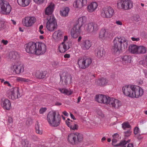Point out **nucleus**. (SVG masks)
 <instances>
[{
  "label": "nucleus",
  "instance_id": "f257e3e1",
  "mask_svg": "<svg viewBox=\"0 0 147 147\" xmlns=\"http://www.w3.org/2000/svg\"><path fill=\"white\" fill-rule=\"evenodd\" d=\"M96 100L100 103L109 104L113 108L118 109L121 105V101L119 100L103 95H96Z\"/></svg>",
  "mask_w": 147,
  "mask_h": 147
},
{
  "label": "nucleus",
  "instance_id": "f03ea898",
  "mask_svg": "<svg viewBox=\"0 0 147 147\" xmlns=\"http://www.w3.org/2000/svg\"><path fill=\"white\" fill-rule=\"evenodd\" d=\"M113 45L112 48V51L115 53H119L122 48L125 49L127 46V41L122 36L116 37L113 40Z\"/></svg>",
  "mask_w": 147,
  "mask_h": 147
},
{
  "label": "nucleus",
  "instance_id": "7ed1b4c3",
  "mask_svg": "<svg viewBox=\"0 0 147 147\" xmlns=\"http://www.w3.org/2000/svg\"><path fill=\"white\" fill-rule=\"evenodd\" d=\"M47 119L51 126L55 127L60 125L61 118L58 113L54 111H51L48 114Z\"/></svg>",
  "mask_w": 147,
  "mask_h": 147
},
{
  "label": "nucleus",
  "instance_id": "20e7f679",
  "mask_svg": "<svg viewBox=\"0 0 147 147\" xmlns=\"http://www.w3.org/2000/svg\"><path fill=\"white\" fill-rule=\"evenodd\" d=\"M85 21V17H82L79 18L76 24L74 26L71 30V34L72 37L76 38L78 37L81 31V27Z\"/></svg>",
  "mask_w": 147,
  "mask_h": 147
},
{
  "label": "nucleus",
  "instance_id": "39448f33",
  "mask_svg": "<svg viewBox=\"0 0 147 147\" xmlns=\"http://www.w3.org/2000/svg\"><path fill=\"white\" fill-rule=\"evenodd\" d=\"M114 14L115 12L113 9L110 6L104 7L100 11V15L103 18H111Z\"/></svg>",
  "mask_w": 147,
  "mask_h": 147
},
{
  "label": "nucleus",
  "instance_id": "423d86ee",
  "mask_svg": "<svg viewBox=\"0 0 147 147\" xmlns=\"http://www.w3.org/2000/svg\"><path fill=\"white\" fill-rule=\"evenodd\" d=\"M11 6L9 2L5 0H0V12L5 15H8L11 10Z\"/></svg>",
  "mask_w": 147,
  "mask_h": 147
},
{
  "label": "nucleus",
  "instance_id": "0eeeda50",
  "mask_svg": "<svg viewBox=\"0 0 147 147\" xmlns=\"http://www.w3.org/2000/svg\"><path fill=\"white\" fill-rule=\"evenodd\" d=\"M82 135L78 132L71 133L68 135V140L72 144H76L82 140Z\"/></svg>",
  "mask_w": 147,
  "mask_h": 147
},
{
  "label": "nucleus",
  "instance_id": "6e6552de",
  "mask_svg": "<svg viewBox=\"0 0 147 147\" xmlns=\"http://www.w3.org/2000/svg\"><path fill=\"white\" fill-rule=\"evenodd\" d=\"M47 21L46 23V27L48 31L53 32L57 28V23L54 16L47 17Z\"/></svg>",
  "mask_w": 147,
  "mask_h": 147
},
{
  "label": "nucleus",
  "instance_id": "1a4fd4ad",
  "mask_svg": "<svg viewBox=\"0 0 147 147\" xmlns=\"http://www.w3.org/2000/svg\"><path fill=\"white\" fill-rule=\"evenodd\" d=\"M117 8L125 10L131 9L133 6V2L130 0H119L117 3Z\"/></svg>",
  "mask_w": 147,
  "mask_h": 147
},
{
  "label": "nucleus",
  "instance_id": "9d476101",
  "mask_svg": "<svg viewBox=\"0 0 147 147\" xmlns=\"http://www.w3.org/2000/svg\"><path fill=\"white\" fill-rule=\"evenodd\" d=\"M25 47L27 53L36 55V42H30L25 45Z\"/></svg>",
  "mask_w": 147,
  "mask_h": 147
},
{
  "label": "nucleus",
  "instance_id": "9b49d317",
  "mask_svg": "<svg viewBox=\"0 0 147 147\" xmlns=\"http://www.w3.org/2000/svg\"><path fill=\"white\" fill-rule=\"evenodd\" d=\"M92 60L89 58L81 59L78 60V63L80 68L83 69L88 67L91 64Z\"/></svg>",
  "mask_w": 147,
  "mask_h": 147
},
{
  "label": "nucleus",
  "instance_id": "f8f14e48",
  "mask_svg": "<svg viewBox=\"0 0 147 147\" xmlns=\"http://www.w3.org/2000/svg\"><path fill=\"white\" fill-rule=\"evenodd\" d=\"M134 85H128L123 86L122 90L125 95L129 97L132 98L133 93L134 92Z\"/></svg>",
  "mask_w": 147,
  "mask_h": 147
},
{
  "label": "nucleus",
  "instance_id": "ddd939ff",
  "mask_svg": "<svg viewBox=\"0 0 147 147\" xmlns=\"http://www.w3.org/2000/svg\"><path fill=\"white\" fill-rule=\"evenodd\" d=\"M47 50L45 44L43 42H36V55H41L44 54Z\"/></svg>",
  "mask_w": 147,
  "mask_h": 147
},
{
  "label": "nucleus",
  "instance_id": "4468645a",
  "mask_svg": "<svg viewBox=\"0 0 147 147\" xmlns=\"http://www.w3.org/2000/svg\"><path fill=\"white\" fill-rule=\"evenodd\" d=\"M36 21V19L34 17H26L23 21V24L26 27H30L35 23Z\"/></svg>",
  "mask_w": 147,
  "mask_h": 147
},
{
  "label": "nucleus",
  "instance_id": "2eb2a0df",
  "mask_svg": "<svg viewBox=\"0 0 147 147\" xmlns=\"http://www.w3.org/2000/svg\"><path fill=\"white\" fill-rule=\"evenodd\" d=\"M133 90L132 98H138L141 97L144 93L143 89L138 86H134Z\"/></svg>",
  "mask_w": 147,
  "mask_h": 147
},
{
  "label": "nucleus",
  "instance_id": "dca6fc26",
  "mask_svg": "<svg viewBox=\"0 0 147 147\" xmlns=\"http://www.w3.org/2000/svg\"><path fill=\"white\" fill-rule=\"evenodd\" d=\"M111 36V33L108 30L102 29L100 32L99 38L102 40L107 39Z\"/></svg>",
  "mask_w": 147,
  "mask_h": 147
},
{
  "label": "nucleus",
  "instance_id": "f3484780",
  "mask_svg": "<svg viewBox=\"0 0 147 147\" xmlns=\"http://www.w3.org/2000/svg\"><path fill=\"white\" fill-rule=\"evenodd\" d=\"M61 81H64L65 85L70 84L71 82V75L67 73L64 72L62 75L60 76Z\"/></svg>",
  "mask_w": 147,
  "mask_h": 147
},
{
  "label": "nucleus",
  "instance_id": "a211bd4d",
  "mask_svg": "<svg viewBox=\"0 0 147 147\" xmlns=\"http://www.w3.org/2000/svg\"><path fill=\"white\" fill-rule=\"evenodd\" d=\"M55 5L54 3L51 2L48 4L47 7L46 8L45 11V14L50 17L51 16H53L52 15L54 9Z\"/></svg>",
  "mask_w": 147,
  "mask_h": 147
},
{
  "label": "nucleus",
  "instance_id": "6ab92c4d",
  "mask_svg": "<svg viewBox=\"0 0 147 147\" xmlns=\"http://www.w3.org/2000/svg\"><path fill=\"white\" fill-rule=\"evenodd\" d=\"M11 94L9 98L13 100H14L20 97L19 92V89L18 87L14 88L11 89Z\"/></svg>",
  "mask_w": 147,
  "mask_h": 147
},
{
  "label": "nucleus",
  "instance_id": "aec40b11",
  "mask_svg": "<svg viewBox=\"0 0 147 147\" xmlns=\"http://www.w3.org/2000/svg\"><path fill=\"white\" fill-rule=\"evenodd\" d=\"M14 70V71L17 74H20L23 73L24 71V67L23 65L16 63L13 65L11 67Z\"/></svg>",
  "mask_w": 147,
  "mask_h": 147
},
{
  "label": "nucleus",
  "instance_id": "412c9836",
  "mask_svg": "<svg viewBox=\"0 0 147 147\" xmlns=\"http://www.w3.org/2000/svg\"><path fill=\"white\" fill-rule=\"evenodd\" d=\"M70 48L69 43L63 42L59 47L60 52L63 53L67 51Z\"/></svg>",
  "mask_w": 147,
  "mask_h": 147
},
{
  "label": "nucleus",
  "instance_id": "4be33fe9",
  "mask_svg": "<svg viewBox=\"0 0 147 147\" xmlns=\"http://www.w3.org/2000/svg\"><path fill=\"white\" fill-rule=\"evenodd\" d=\"M87 3V0H76L73 5L75 7L80 9L86 5Z\"/></svg>",
  "mask_w": 147,
  "mask_h": 147
},
{
  "label": "nucleus",
  "instance_id": "5701e85b",
  "mask_svg": "<svg viewBox=\"0 0 147 147\" xmlns=\"http://www.w3.org/2000/svg\"><path fill=\"white\" fill-rule=\"evenodd\" d=\"M3 108L7 110H9L11 108V104L10 101L5 99L3 100L1 104Z\"/></svg>",
  "mask_w": 147,
  "mask_h": 147
},
{
  "label": "nucleus",
  "instance_id": "b1692460",
  "mask_svg": "<svg viewBox=\"0 0 147 147\" xmlns=\"http://www.w3.org/2000/svg\"><path fill=\"white\" fill-rule=\"evenodd\" d=\"M81 46L83 49L88 50L91 47V43L89 40H84L82 41Z\"/></svg>",
  "mask_w": 147,
  "mask_h": 147
},
{
  "label": "nucleus",
  "instance_id": "393cba45",
  "mask_svg": "<svg viewBox=\"0 0 147 147\" xmlns=\"http://www.w3.org/2000/svg\"><path fill=\"white\" fill-rule=\"evenodd\" d=\"M47 74L46 71L39 70L36 71L35 75L37 78L41 79L44 78Z\"/></svg>",
  "mask_w": 147,
  "mask_h": 147
},
{
  "label": "nucleus",
  "instance_id": "a878e982",
  "mask_svg": "<svg viewBox=\"0 0 147 147\" xmlns=\"http://www.w3.org/2000/svg\"><path fill=\"white\" fill-rule=\"evenodd\" d=\"M66 123L67 125L70 127L71 130H76L78 129V126L77 124L74 123V121H66Z\"/></svg>",
  "mask_w": 147,
  "mask_h": 147
},
{
  "label": "nucleus",
  "instance_id": "bb28decb",
  "mask_svg": "<svg viewBox=\"0 0 147 147\" xmlns=\"http://www.w3.org/2000/svg\"><path fill=\"white\" fill-rule=\"evenodd\" d=\"M31 1V0H17V3L20 6L26 7L28 6Z\"/></svg>",
  "mask_w": 147,
  "mask_h": 147
},
{
  "label": "nucleus",
  "instance_id": "cd10ccee",
  "mask_svg": "<svg viewBox=\"0 0 147 147\" xmlns=\"http://www.w3.org/2000/svg\"><path fill=\"white\" fill-rule=\"evenodd\" d=\"M117 138H113L112 141V144L114 146H119L121 145H124L125 144H126L127 143L129 142L130 141V140L127 141L125 140L122 141L119 144H115L117 142Z\"/></svg>",
  "mask_w": 147,
  "mask_h": 147
},
{
  "label": "nucleus",
  "instance_id": "c85d7f7f",
  "mask_svg": "<svg viewBox=\"0 0 147 147\" xmlns=\"http://www.w3.org/2000/svg\"><path fill=\"white\" fill-rule=\"evenodd\" d=\"M98 4L96 2H93L91 3L88 7V11L89 12H93L97 8Z\"/></svg>",
  "mask_w": 147,
  "mask_h": 147
},
{
  "label": "nucleus",
  "instance_id": "c756f323",
  "mask_svg": "<svg viewBox=\"0 0 147 147\" xmlns=\"http://www.w3.org/2000/svg\"><path fill=\"white\" fill-rule=\"evenodd\" d=\"M53 36L55 39L60 40L62 37V32L60 30L56 31L53 33Z\"/></svg>",
  "mask_w": 147,
  "mask_h": 147
},
{
  "label": "nucleus",
  "instance_id": "7c9ffc66",
  "mask_svg": "<svg viewBox=\"0 0 147 147\" xmlns=\"http://www.w3.org/2000/svg\"><path fill=\"white\" fill-rule=\"evenodd\" d=\"M95 54L98 58L102 57L105 54V51L102 48H98L96 49L95 51Z\"/></svg>",
  "mask_w": 147,
  "mask_h": 147
},
{
  "label": "nucleus",
  "instance_id": "2f4dec72",
  "mask_svg": "<svg viewBox=\"0 0 147 147\" xmlns=\"http://www.w3.org/2000/svg\"><path fill=\"white\" fill-rule=\"evenodd\" d=\"M138 46L134 45H131L129 47V51L133 54H137Z\"/></svg>",
  "mask_w": 147,
  "mask_h": 147
},
{
  "label": "nucleus",
  "instance_id": "473e14b6",
  "mask_svg": "<svg viewBox=\"0 0 147 147\" xmlns=\"http://www.w3.org/2000/svg\"><path fill=\"white\" fill-rule=\"evenodd\" d=\"M69 11V9L68 7L63 8L60 11V14L62 16L66 17L68 16Z\"/></svg>",
  "mask_w": 147,
  "mask_h": 147
},
{
  "label": "nucleus",
  "instance_id": "72a5a7b5",
  "mask_svg": "<svg viewBox=\"0 0 147 147\" xmlns=\"http://www.w3.org/2000/svg\"><path fill=\"white\" fill-rule=\"evenodd\" d=\"M108 80L105 78H102L98 79L97 81V83L100 86H103L107 84Z\"/></svg>",
  "mask_w": 147,
  "mask_h": 147
},
{
  "label": "nucleus",
  "instance_id": "f704fd0d",
  "mask_svg": "<svg viewBox=\"0 0 147 147\" xmlns=\"http://www.w3.org/2000/svg\"><path fill=\"white\" fill-rule=\"evenodd\" d=\"M137 54H143L146 53V48L144 46H138Z\"/></svg>",
  "mask_w": 147,
  "mask_h": 147
},
{
  "label": "nucleus",
  "instance_id": "c9c22d12",
  "mask_svg": "<svg viewBox=\"0 0 147 147\" xmlns=\"http://www.w3.org/2000/svg\"><path fill=\"white\" fill-rule=\"evenodd\" d=\"M123 63L126 64L130 63L131 61L130 57L127 55H125L121 57Z\"/></svg>",
  "mask_w": 147,
  "mask_h": 147
},
{
  "label": "nucleus",
  "instance_id": "e433bc0d",
  "mask_svg": "<svg viewBox=\"0 0 147 147\" xmlns=\"http://www.w3.org/2000/svg\"><path fill=\"white\" fill-rule=\"evenodd\" d=\"M92 26V33H96L99 29V27L98 24L95 22L91 23Z\"/></svg>",
  "mask_w": 147,
  "mask_h": 147
},
{
  "label": "nucleus",
  "instance_id": "4c0bfd02",
  "mask_svg": "<svg viewBox=\"0 0 147 147\" xmlns=\"http://www.w3.org/2000/svg\"><path fill=\"white\" fill-rule=\"evenodd\" d=\"M59 90L62 93L65 95H70L72 94V92L71 91L69 90L68 89L63 88H59Z\"/></svg>",
  "mask_w": 147,
  "mask_h": 147
},
{
  "label": "nucleus",
  "instance_id": "58836bf2",
  "mask_svg": "<svg viewBox=\"0 0 147 147\" xmlns=\"http://www.w3.org/2000/svg\"><path fill=\"white\" fill-rule=\"evenodd\" d=\"M39 123L37 122L35 125V128L36 133L40 134H42V129Z\"/></svg>",
  "mask_w": 147,
  "mask_h": 147
},
{
  "label": "nucleus",
  "instance_id": "ea45409f",
  "mask_svg": "<svg viewBox=\"0 0 147 147\" xmlns=\"http://www.w3.org/2000/svg\"><path fill=\"white\" fill-rule=\"evenodd\" d=\"M91 23H90L86 24L84 27V30L88 32L92 33Z\"/></svg>",
  "mask_w": 147,
  "mask_h": 147
},
{
  "label": "nucleus",
  "instance_id": "a19ab883",
  "mask_svg": "<svg viewBox=\"0 0 147 147\" xmlns=\"http://www.w3.org/2000/svg\"><path fill=\"white\" fill-rule=\"evenodd\" d=\"M18 57V54L16 52H12L9 54V57L11 59H15Z\"/></svg>",
  "mask_w": 147,
  "mask_h": 147
},
{
  "label": "nucleus",
  "instance_id": "79ce46f5",
  "mask_svg": "<svg viewBox=\"0 0 147 147\" xmlns=\"http://www.w3.org/2000/svg\"><path fill=\"white\" fill-rule=\"evenodd\" d=\"M22 144L23 146L25 147H31L30 144H29L28 141L26 139H23L22 141Z\"/></svg>",
  "mask_w": 147,
  "mask_h": 147
},
{
  "label": "nucleus",
  "instance_id": "37998d69",
  "mask_svg": "<svg viewBox=\"0 0 147 147\" xmlns=\"http://www.w3.org/2000/svg\"><path fill=\"white\" fill-rule=\"evenodd\" d=\"M17 80L18 81L20 82H29L30 81L28 79L20 77H18Z\"/></svg>",
  "mask_w": 147,
  "mask_h": 147
},
{
  "label": "nucleus",
  "instance_id": "c03bdc74",
  "mask_svg": "<svg viewBox=\"0 0 147 147\" xmlns=\"http://www.w3.org/2000/svg\"><path fill=\"white\" fill-rule=\"evenodd\" d=\"M6 25V22L4 20H0V30L4 29Z\"/></svg>",
  "mask_w": 147,
  "mask_h": 147
},
{
  "label": "nucleus",
  "instance_id": "a18cd8bd",
  "mask_svg": "<svg viewBox=\"0 0 147 147\" xmlns=\"http://www.w3.org/2000/svg\"><path fill=\"white\" fill-rule=\"evenodd\" d=\"M122 127L124 129L126 128H129L131 127L130 125L128 122H124L122 124Z\"/></svg>",
  "mask_w": 147,
  "mask_h": 147
},
{
  "label": "nucleus",
  "instance_id": "49530a36",
  "mask_svg": "<svg viewBox=\"0 0 147 147\" xmlns=\"http://www.w3.org/2000/svg\"><path fill=\"white\" fill-rule=\"evenodd\" d=\"M131 131L129 130H128L127 131L124 132V135L125 137H128L131 134Z\"/></svg>",
  "mask_w": 147,
  "mask_h": 147
},
{
  "label": "nucleus",
  "instance_id": "de8ad7c7",
  "mask_svg": "<svg viewBox=\"0 0 147 147\" xmlns=\"http://www.w3.org/2000/svg\"><path fill=\"white\" fill-rule=\"evenodd\" d=\"M140 131L138 127H136L134 129V133L135 135L140 133Z\"/></svg>",
  "mask_w": 147,
  "mask_h": 147
},
{
  "label": "nucleus",
  "instance_id": "09e8293b",
  "mask_svg": "<svg viewBox=\"0 0 147 147\" xmlns=\"http://www.w3.org/2000/svg\"><path fill=\"white\" fill-rule=\"evenodd\" d=\"M34 2L38 4H41L43 3L44 0H33Z\"/></svg>",
  "mask_w": 147,
  "mask_h": 147
},
{
  "label": "nucleus",
  "instance_id": "8fccbe9b",
  "mask_svg": "<svg viewBox=\"0 0 147 147\" xmlns=\"http://www.w3.org/2000/svg\"><path fill=\"white\" fill-rule=\"evenodd\" d=\"M47 108L45 107L41 108L39 110V113L40 114H43L46 111Z\"/></svg>",
  "mask_w": 147,
  "mask_h": 147
},
{
  "label": "nucleus",
  "instance_id": "3c124183",
  "mask_svg": "<svg viewBox=\"0 0 147 147\" xmlns=\"http://www.w3.org/2000/svg\"><path fill=\"white\" fill-rule=\"evenodd\" d=\"M131 40L133 41H138L140 40V38H135L134 37H132L131 38Z\"/></svg>",
  "mask_w": 147,
  "mask_h": 147
},
{
  "label": "nucleus",
  "instance_id": "603ef678",
  "mask_svg": "<svg viewBox=\"0 0 147 147\" xmlns=\"http://www.w3.org/2000/svg\"><path fill=\"white\" fill-rule=\"evenodd\" d=\"M115 23L118 25L121 26L123 24L122 21L119 20H116L115 22Z\"/></svg>",
  "mask_w": 147,
  "mask_h": 147
},
{
  "label": "nucleus",
  "instance_id": "864d4df0",
  "mask_svg": "<svg viewBox=\"0 0 147 147\" xmlns=\"http://www.w3.org/2000/svg\"><path fill=\"white\" fill-rule=\"evenodd\" d=\"M97 113L98 115L99 116H101V117H103V115L101 111L99 110L97 111Z\"/></svg>",
  "mask_w": 147,
  "mask_h": 147
},
{
  "label": "nucleus",
  "instance_id": "5fc2aeb1",
  "mask_svg": "<svg viewBox=\"0 0 147 147\" xmlns=\"http://www.w3.org/2000/svg\"><path fill=\"white\" fill-rule=\"evenodd\" d=\"M1 42L3 43L4 45H5L7 44L8 42L7 40H2L1 41Z\"/></svg>",
  "mask_w": 147,
  "mask_h": 147
},
{
  "label": "nucleus",
  "instance_id": "6e6d98bb",
  "mask_svg": "<svg viewBox=\"0 0 147 147\" xmlns=\"http://www.w3.org/2000/svg\"><path fill=\"white\" fill-rule=\"evenodd\" d=\"M136 137L138 139L140 140H142L143 138V137L141 136L140 135H137Z\"/></svg>",
  "mask_w": 147,
  "mask_h": 147
},
{
  "label": "nucleus",
  "instance_id": "4d7b16f0",
  "mask_svg": "<svg viewBox=\"0 0 147 147\" xmlns=\"http://www.w3.org/2000/svg\"><path fill=\"white\" fill-rule=\"evenodd\" d=\"M4 84L5 85H7L8 86L10 87L11 86V84L9 83V82L7 81H5L4 82Z\"/></svg>",
  "mask_w": 147,
  "mask_h": 147
},
{
  "label": "nucleus",
  "instance_id": "13d9d810",
  "mask_svg": "<svg viewBox=\"0 0 147 147\" xmlns=\"http://www.w3.org/2000/svg\"><path fill=\"white\" fill-rule=\"evenodd\" d=\"M8 121L9 123H11L13 122V119L11 117H8Z\"/></svg>",
  "mask_w": 147,
  "mask_h": 147
},
{
  "label": "nucleus",
  "instance_id": "bf43d9fd",
  "mask_svg": "<svg viewBox=\"0 0 147 147\" xmlns=\"http://www.w3.org/2000/svg\"><path fill=\"white\" fill-rule=\"evenodd\" d=\"M70 57V55L69 54H65L64 55V57H65V58H69Z\"/></svg>",
  "mask_w": 147,
  "mask_h": 147
},
{
  "label": "nucleus",
  "instance_id": "052dcab7",
  "mask_svg": "<svg viewBox=\"0 0 147 147\" xmlns=\"http://www.w3.org/2000/svg\"><path fill=\"white\" fill-rule=\"evenodd\" d=\"M113 136V138H117L119 136V135L117 134H114Z\"/></svg>",
  "mask_w": 147,
  "mask_h": 147
},
{
  "label": "nucleus",
  "instance_id": "680f3d73",
  "mask_svg": "<svg viewBox=\"0 0 147 147\" xmlns=\"http://www.w3.org/2000/svg\"><path fill=\"white\" fill-rule=\"evenodd\" d=\"M63 113L66 116H68V113L66 111H64L63 112Z\"/></svg>",
  "mask_w": 147,
  "mask_h": 147
},
{
  "label": "nucleus",
  "instance_id": "e2e57ef3",
  "mask_svg": "<svg viewBox=\"0 0 147 147\" xmlns=\"http://www.w3.org/2000/svg\"><path fill=\"white\" fill-rule=\"evenodd\" d=\"M67 36H64L63 41V42H66V40L67 39Z\"/></svg>",
  "mask_w": 147,
  "mask_h": 147
},
{
  "label": "nucleus",
  "instance_id": "0e129e2a",
  "mask_svg": "<svg viewBox=\"0 0 147 147\" xmlns=\"http://www.w3.org/2000/svg\"><path fill=\"white\" fill-rule=\"evenodd\" d=\"M146 61L144 60H141L140 61V63H142V64L144 65L145 63V62Z\"/></svg>",
  "mask_w": 147,
  "mask_h": 147
},
{
  "label": "nucleus",
  "instance_id": "69168bd1",
  "mask_svg": "<svg viewBox=\"0 0 147 147\" xmlns=\"http://www.w3.org/2000/svg\"><path fill=\"white\" fill-rule=\"evenodd\" d=\"M70 115L71 118L73 119L74 120L76 119L75 118L74 115L72 113H70Z\"/></svg>",
  "mask_w": 147,
  "mask_h": 147
},
{
  "label": "nucleus",
  "instance_id": "338daca9",
  "mask_svg": "<svg viewBox=\"0 0 147 147\" xmlns=\"http://www.w3.org/2000/svg\"><path fill=\"white\" fill-rule=\"evenodd\" d=\"M144 72L145 74V76L146 78H147V72L146 70H144Z\"/></svg>",
  "mask_w": 147,
  "mask_h": 147
},
{
  "label": "nucleus",
  "instance_id": "774afa93",
  "mask_svg": "<svg viewBox=\"0 0 147 147\" xmlns=\"http://www.w3.org/2000/svg\"><path fill=\"white\" fill-rule=\"evenodd\" d=\"M127 147H134L133 144H128Z\"/></svg>",
  "mask_w": 147,
  "mask_h": 147
}]
</instances>
